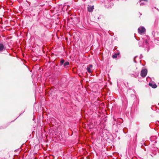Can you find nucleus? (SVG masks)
<instances>
[{
	"instance_id": "obj_1",
	"label": "nucleus",
	"mask_w": 159,
	"mask_h": 159,
	"mask_svg": "<svg viewBox=\"0 0 159 159\" xmlns=\"http://www.w3.org/2000/svg\"><path fill=\"white\" fill-rule=\"evenodd\" d=\"M147 40L146 38H143L142 40H140L139 42V47H146L148 45V43L147 42Z\"/></svg>"
},
{
	"instance_id": "obj_2",
	"label": "nucleus",
	"mask_w": 159,
	"mask_h": 159,
	"mask_svg": "<svg viewBox=\"0 0 159 159\" xmlns=\"http://www.w3.org/2000/svg\"><path fill=\"white\" fill-rule=\"evenodd\" d=\"M145 29L143 26L140 27L138 29V32L140 34H143L144 32H145Z\"/></svg>"
},
{
	"instance_id": "obj_3",
	"label": "nucleus",
	"mask_w": 159,
	"mask_h": 159,
	"mask_svg": "<svg viewBox=\"0 0 159 159\" xmlns=\"http://www.w3.org/2000/svg\"><path fill=\"white\" fill-rule=\"evenodd\" d=\"M147 73V70L146 69H143L142 70L141 72V75L143 77H145Z\"/></svg>"
},
{
	"instance_id": "obj_4",
	"label": "nucleus",
	"mask_w": 159,
	"mask_h": 159,
	"mask_svg": "<svg viewBox=\"0 0 159 159\" xmlns=\"http://www.w3.org/2000/svg\"><path fill=\"white\" fill-rule=\"evenodd\" d=\"M92 65H90L87 67V71L88 72H89V74H91L92 73V71L91 69L92 68Z\"/></svg>"
},
{
	"instance_id": "obj_5",
	"label": "nucleus",
	"mask_w": 159,
	"mask_h": 159,
	"mask_svg": "<svg viewBox=\"0 0 159 159\" xmlns=\"http://www.w3.org/2000/svg\"><path fill=\"white\" fill-rule=\"evenodd\" d=\"M149 86L152 87L153 88H155L157 87V86L156 84L153 82H150L149 84Z\"/></svg>"
},
{
	"instance_id": "obj_6",
	"label": "nucleus",
	"mask_w": 159,
	"mask_h": 159,
	"mask_svg": "<svg viewBox=\"0 0 159 159\" xmlns=\"http://www.w3.org/2000/svg\"><path fill=\"white\" fill-rule=\"evenodd\" d=\"M94 9L93 6H89L88 7V10L89 12H92Z\"/></svg>"
},
{
	"instance_id": "obj_7",
	"label": "nucleus",
	"mask_w": 159,
	"mask_h": 159,
	"mask_svg": "<svg viewBox=\"0 0 159 159\" xmlns=\"http://www.w3.org/2000/svg\"><path fill=\"white\" fill-rule=\"evenodd\" d=\"M4 48V46L2 43H0V51H2Z\"/></svg>"
},
{
	"instance_id": "obj_8",
	"label": "nucleus",
	"mask_w": 159,
	"mask_h": 159,
	"mask_svg": "<svg viewBox=\"0 0 159 159\" xmlns=\"http://www.w3.org/2000/svg\"><path fill=\"white\" fill-rule=\"evenodd\" d=\"M64 62V60L63 59L61 60L60 62V66H62Z\"/></svg>"
},
{
	"instance_id": "obj_9",
	"label": "nucleus",
	"mask_w": 159,
	"mask_h": 159,
	"mask_svg": "<svg viewBox=\"0 0 159 159\" xmlns=\"http://www.w3.org/2000/svg\"><path fill=\"white\" fill-rule=\"evenodd\" d=\"M69 65V62L68 61H66L64 64V66L65 67L66 66L68 65Z\"/></svg>"
},
{
	"instance_id": "obj_10",
	"label": "nucleus",
	"mask_w": 159,
	"mask_h": 159,
	"mask_svg": "<svg viewBox=\"0 0 159 159\" xmlns=\"http://www.w3.org/2000/svg\"><path fill=\"white\" fill-rule=\"evenodd\" d=\"M117 54H115V55H114L112 56V57L113 58H116L117 57Z\"/></svg>"
},
{
	"instance_id": "obj_11",
	"label": "nucleus",
	"mask_w": 159,
	"mask_h": 159,
	"mask_svg": "<svg viewBox=\"0 0 159 159\" xmlns=\"http://www.w3.org/2000/svg\"><path fill=\"white\" fill-rule=\"evenodd\" d=\"M144 3H143V2H141L140 3V5L141 6H143V5H144Z\"/></svg>"
},
{
	"instance_id": "obj_12",
	"label": "nucleus",
	"mask_w": 159,
	"mask_h": 159,
	"mask_svg": "<svg viewBox=\"0 0 159 159\" xmlns=\"http://www.w3.org/2000/svg\"><path fill=\"white\" fill-rule=\"evenodd\" d=\"M142 1H145L147 2V0H140V2H141Z\"/></svg>"
}]
</instances>
